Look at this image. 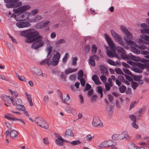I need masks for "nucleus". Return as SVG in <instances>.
<instances>
[{"label":"nucleus","instance_id":"4","mask_svg":"<svg viewBox=\"0 0 149 149\" xmlns=\"http://www.w3.org/2000/svg\"><path fill=\"white\" fill-rule=\"evenodd\" d=\"M29 6L26 5L22 6L17 9L14 8L13 11L15 13H20L15 16V20L17 21H20L24 20L27 19L28 18V13H21L29 9Z\"/></svg>","mask_w":149,"mask_h":149},{"label":"nucleus","instance_id":"51","mask_svg":"<svg viewBox=\"0 0 149 149\" xmlns=\"http://www.w3.org/2000/svg\"><path fill=\"white\" fill-rule=\"evenodd\" d=\"M80 103L81 104L84 103V98L81 94H80L79 96Z\"/></svg>","mask_w":149,"mask_h":149},{"label":"nucleus","instance_id":"31","mask_svg":"<svg viewBox=\"0 0 149 149\" xmlns=\"http://www.w3.org/2000/svg\"><path fill=\"white\" fill-rule=\"evenodd\" d=\"M16 76L21 81H23L25 82H26V81L25 77L24 76H20L19 74L17 73H16Z\"/></svg>","mask_w":149,"mask_h":149},{"label":"nucleus","instance_id":"60","mask_svg":"<svg viewBox=\"0 0 149 149\" xmlns=\"http://www.w3.org/2000/svg\"><path fill=\"white\" fill-rule=\"evenodd\" d=\"M123 70L125 73L127 74L132 75V73L131 72L127 69L126 68H124L123 69Z\"/></svg>","mask_w":149,"mask_h":149},{"label":"nucleus","instance_id":"22","mask_svg":"<svg viewBox=\"0 0 149 149\" xmlns=\"http://www.w3.org/2000/svg\"><path fill=\"white\" fill-rule=\"evenodd\" d=\"M140 41H143V40H146L147 41H149V36L146 35H141L140 36Z\"/></svg>","mask_w":149,"mask_h":149},{"label":"nucleus","instance_id":"54","mask_svg":"<svg viewBox=\"0 0 149 149\" xmlns=\"http://www.w3.org/2000/svg\"><path fill=\"white\" fill-rule=\"evenodd\" d=\"M80 81L81 85L83 86H85V79L83 78H81L80 79Z\"/></svg>","mask_w":149,"mask_h":149},{"label":"nucleus","instance_id":"53","mask_svg":"<svg viewBox=\"0 0 149 149\" xmlns=\"http://www.w3.org/2000/svg\"><path fill=\"white\" fill-rule=\"evenodd\" d=\"M112 107L110 106L108 104H107L106 107V109L108 111H111L112 110Z\"/></svg>","mask_w":149,"mask_h":149},{"label":"nucleus","instance_id":"2","mask_svg":"<svg viewBox=\"0 0 149 149\" xmlns=\"http://www.w3.org/2000/svg\"><path fill=\"white\" fill-rule=\"evenodd\" d=\"M120 29L122 32L127 36L126 38H124V41L127 45L132 47L131 50L132 51L137 54H139L140 50L134 47L136 46V42L132 40L133 38L132 34L124 26H121Z\"/></svg>","mask_w":149,"mask_h":149},{"label":"nucleus","instance_id":"13","mask_svg":"<svg viewBox=\"0 0 149 149\" xmlns=\"http://www.w3.org/2000/svg\"><path fill=\"white\" fill-rule=\"evenodd\" d=\"M99 69L101 74L105 76H107L108 74V72L106 67L102 65L99 66Z\"/></svg>","mask_w":149,"mask_h":149},{"label":"nucleus","instance_id":"37","mask_svg":"<svg viewBox=\"0 0 149 149\" xmlns=\"http://www.w3.org/2000/svg\"><path fill=\"white\" fill-rule=\"evenodd\" d=\"M105 86L106 90L109 91L110 89V87H112L113 86V85H111L109 84L106 83H105Z\"/></svg>","mask_w":149,"mask_h":149},{"label":"nucleus","instance_id":"15","mask_svg":"<svg viewBox=\"0 0 149 149\" xmlns=\"http://www.w3.org/2000/svg\"><path fill=\"white\" fill-rule=\"evenodd\" d=\"M8 3L6 4V6L8 8H16L19 6L21 5V3L20 2L17 3V4H13L12 2H6Z\"/></svg>","mask_w":149,"mask_h":149},{"label":"nucleus","instance_id":"59","mask_svg":"<svg viewBox=\"0 0 149 149\" xmlns=\"http://www.w3.org/2000/svg\"><path fill=\"white\" fill-rule=\"evenodd\" d=\"M49 21H47L45 23L43 24L42 25L39 27L40 28H42L43 27H46L47 25L49 23Z\"/></svg>","mask_w":149,"mask_h":149},{"label":"nucleus","instance_id":"27","mask_svg":"<svg viewBox=\"0 0 149 149\" xmlns=\"http://www.w3.org/2000/svg\"><path fill=\"white\" fill-rule=\"evenodd\" d=\"M10 136L11 138H13V137H15L17 136L18 133L16 131L14 130H12L10 132Z\"/></svg>","mask_w":149,"mask_h":149},{"label":"nucleus","instance_id":"34","mask_svg":"<svg viewBox=\"0 0 149 149\" xmlns=\"http://www.w3.org/2000/svg\"><path fill=\"white\" fill-rule=\"evenodd\" d=\"M17 109L20 111H23L25 109V108L23 105L18 104L17 107Z\"/></svg>","mask_w":149,"mask_h":149},{"label":"nucleus","instance_id":"44","mask_svg":"<svg viewBox=\"0 0 149 149\" xmlns=\"http://www.w3.org/2000/svg\"><path fill=\"white\" fill-rule=\"evenodd\" d=\"M105 76H106L105 75L103 74L100 76V78L101 79L104 83H106V81H107V78Z\"/></svg>","mask_w":149,"mask_h":149},{"label":"nucleus","instance_id":"10","mask_svg":"<svg viewBox=\"0 0 149 149\" xmlns=\"http://www.w3.org/2000/svg\"><path fill=\"white\" fill-rule=\"evenodd\" d=\"M142 29H140L141 32L142 34H147L149 35V26L146 24L143 23L141 24Z\"/></svg>","mask_w":149,"mask_h":149},{"label":"nucleus","instance_id":"3","mask_svg":"<svg viewBox=\"0 0 149 149\" xmlns=\"http://www.w3.org/2000/svg\"><path fill=\"white\" fill-rule=\"evenodd\" d=\"M104 36L110 49V50H109V47L106 45H104V48L107 50L106 53L107 56L111 58L116 57L118 58L119 57L116 52L115 45L113 41L107 34H105Z\"/></svg>","mask_w":149,"mask_h":149},{"label":"nucleus","instance_id":"46","mask_svg":"<svg viewBox=\"0 0 149 149\" xmlns=\"http://www.w3.org/2000/svg\"><path fill=\"white\" fill-rule=\"evenodd\" d=\"M143 41H140V38L138 40V42L141 44H145L146 45H149V41H147L146 40H143Z\"/></svg>","mask_w":149,"mask_h":149},{"label":"nucleus","instance_id":"42","mask_svg":"<svg viewBox=\"0 0 149 149\" xmlns=\"http://www.w3.org/2000/svg\"><path fill=\"white\" fill-rule=\"evenodd\" d=\"M115 71L116 73L124 75V73L122 71L121 69L119 68H117L115 70Z\"/></svg>","mask_w":149,"mask_h":149},{"label":"nucleus","instance_id":"19","mask_svg":"<svg viewBox=\"0 0 149 149\" xmlns=\"http://www.w3.org/2000/svg\"><path fill=\"white\" fill-rule=\"evenodd\" d=\"M63 138L62 137L58 138L55 141L56 144L58 146H61L63 145Z\"/></svg>","mask_w":149,"mask_h":149},{"label":"nucleus","instance_id":"41","mask_svg":"<svg viewBox=\"0 0 149 149\" xmlns=\"http://www.w3.org/2000/svg\"><path fill=\"white\" fill-rule=\"evenodd\" d=\"M142 78V76L135 75L133 77V78L134 80L136 81H139Z\"/></svg>","mask_w":149,"mask_h":149},{"label":"nucleus","instance_id":"14","mask_svg":"<svg viewBox=\"0 0 149 149\" xmlns=\"http://www.w3.org/2000/svg\"><path fill=\"white\" fill-rule=\"evenodd\" d=\"M4 117L5 118H6L7 119L10 120H19L22 123L24 124H25V123L24 122V120H22V119H18L16 117H10L8 115H7V114H6L5 116Z\"/></svg>","mask_w":149,"mask_h":149},{"label":"nucleus","instance_id":"35","mask_svg":"<svg viewBox=\"0 0 149 149\" xmlns=\"http://www.w3.org/2000/svg\"><path fill=\"white\" fill-rule=\"evenodd\" d=\"M65 41L63 39H61L58 40L56 42H55L56 45H59L63 43H65Z\"/></svg>","mask_w":149,"mask_h":149},{"label":"nucleus","instance_id":"63","mask_svg":"<svg viewBox=\"0 0 149 149\" xmlns=\"http://www.w3.org/2000/svg\"><path fill=\"white\" fill-rule=\"evenodd\" d=\"M125 77L126 79L129 81H132V78L130 76L127 75L125 74Z\"/></svg>","mask_w":149,"mask_h":149},{"label":"nucleus","instance_id":"32","mask_svg":"<svg viewBox=\"0 0 149 149\" xmlns=\"http://www.w3.org/2000/svg\"><path fill=\"white\" fill-rule=\"evenodd\" d=\"M84 76L83 71L82 70H80L78 73L77 79L78 80L80 79L81 78H83Z\"/></svg>","mask_w":149,"mask_h":149},{"label":"nucleus","instance_id":"7","mask_svg":"<svg viewBox=\"0 0 149 149\" xmlns=\"http://www.w3.org/2000/svg\"><path fill=\"white\" fill-rule=\"evenodd\" d=\"M127 62L130 64L134 66L133 70L136 72H141L142 69L146 68L145 65L139 63H135L130 60L127 61Z\"/></svg>","mask_w":149,"mask_h":149},{"label":"nucleus","instance_id":"12","mask_svg":"<svg viewBox=\"0 0 149 149\" xmlns=\"http://www.w3.org/2000/svg\"><path fill=\"white\" fill-rule=\"evenodd\" d=\"M16 25L18 28H20L29 27L31 25L29 22H17Z\"/></svg>","mask_w":149,"mask_h":149},{"label":"nucleus","instance_id":"64","mask_svg":"<svg viewBox=\"0 0 149 149\" xmlns=\"http://www.w3.org/2000/svg\"><path fill=\"white\" fill-rule=\"evenodd\" d=\"M44 141V143L45 145H48L49 144V142L47 138H44L43 139Z\"/></svg>","mask_w":149,"mask_h":149},{"label":"nucleus","instance_id":"20","mask_svg":"<svg viewBox=\"0 0 149 149\" xmlns=\"http://www.w3.org/2000/svg\"><path fill=\"white\" fill-rule=\"evenodd\" d=\"M116 41L118 42L121 45H122V46H124L125 49H128L129 47L128 46H125V44L124 42V41H123L122 39V37L121 36L120 38H119H119Z\"/></svg>","mask_w":149,"mask_h":149},{"label":"nucleus","instance_id":"1","mask_svg":"<svg viewBox=\"0 0 149 149\" xmlns=\"http://www.w3.org/2000/svg\"><path fill=\"white\" fill-rule=\"evenodd\" d=\"M21 35L26 38L25 42L28 43H31L34 42L32 45L31 47L36 49L43 46L45 42L43 40L42 36L38 35L39 33L34 29H28L22 31Z\"/></svg>","mask_w":149,"mask_h":149},{"label":"nucleus","instance_id":"58","mask_svg":"<svg viewBox=\"0 0 149 149\" xmlns=\"http://www.w3.org/2000/svg\"><path fill=\"white\" fill-rule=\"evenodd\" d=\"M93 60H99V57L96 55H93L92 56L90 57Z\"/></svg>","mask_w":149,"mask_h":149},{"label":"nucleus","instance_id":"16","mask_svg":"<svg viewBox=\"0 0 149 149\" xmlns=\"http://www.w3.org/2000/svg\"><path fill=\"white\" fill-rule=\"evenodd\" d=\"M92 79L93 81L95 82V84L97 85H100L101 83L99 80V78L96 75H94L92 77Z\"/></svg>","mask_w":149,"mask_h":149},{"label":"nucleus","instance_id":"55","mask_svg":"<svg viewBox=\"0 0 149 149\" xmlns=\"http://www.w3.org/2000/svg\"><path fill=\"white\" fill-rule=\"evenodd\" d=\"M129 117L132 120L133 122L136 121V117L135 116L132 115H130L129 116Z\"/></svg>","mask_w":149,"mask_h":149},{"label":"nucleus","instance_id":"18","mask_svg":"<svg viewBox=\"0 0 149 149\" xmlns=\"http://www.w3.org/2000/svg\"><path fill=\"white\" fill-rule=\"evenodd\" d=\"M1 98L7 103H11V102H12L11 98H10L9 96H7L6 95L2 96Z\"/></svg>","mask_w":149,"mask_h":149},{"label":"nucleus","instance_id":"38","mask_svg":"<svg viewBox=\"0 0 149 149\" xmlns=\"http://www.w3.org/2000/svg\"><path fill=\"white\" fill-rule=\"evenodd\" d=\"M123 134L124 139H128L130 138L128 133L126 131L123 132Z\"/></svg>","mask_w":149,"mask_h":149},{"label":"nucleus","instance_id":"33","mask_svg":"<svg viewBox=\"0 0 149 149\" xmlns=\"http://www.w3.org/2000/svg\"><path fill=\"white\" fill-rule=\"evenodd\" d=\"M126 87L124 85L122 86L119 88V91L121 93H124L126 91Z\"/></svg>","mask_w":149,"mask_h":149},{"label":"nucleus","instance_id":"24","mask_svg":"<svg viewBox=\"0 0 149 149\" xmlns=\"http://www.w3.org/2000/svg\"><path fill=\"white\" fill-rule=\"evenodd\" d=\"M60 92L61 93L60 98L62 100V102L63 103H65V101H68L69 100L70 97L68 94H67L66 97L64 99H63L62 94L61 92Z\"/></svg>","mask_w":149,"mask_h":149},{"label":"nucleus","instance_id":"26","mask_svg":"<svg viewBox=\"0 0 149 149\" xmlns=\"http://www.w3.org/2000/svg\"><path fill=\"white\" fill-rule=\"evenodd\" d=\"M19 0H4L5 2H12L13 4H17V3L20 2L21 5L19 6L22 5V3L20 1H18Z\"/></svg>","mask_w":149,"mask_h":149},{"label":"nucleus","instance_id":"40","mask_svg":"<svg viewBox=\"0 0 149 149\" xmlns=\"http://www.w3.org/2000/svg\"><path fill=\"white\" fill-rule=\"evenodd\" d=\"M81 143V142L79 140L72 141L70 142V144L72 145L75 146Z\"/></svg>","mask_w":149,"mask_h":149},{"label":"nucleus","instance_id":"52","mask_svg":"<svg viewBox=\"0 0 149 149\" xmlns=\"http://www.w3.org/2000/svg\"><path fill=\"white\" fill-rule=\"evenodd\" d=\"M68 53H66L65 54L64 56L62 59L63 62H65L67 61V58L68 57Z\"/></svg>","mask_w":149,"mask_h":149},{"label":"nucleus","instance_id":"61","mask_svg":"<svg viewBox=\"0 0 149 149\" xmlns=\"http://www.w3.org/2000/svg\"><path fill=\"white\" fill-rule=\"evenodd\" d=\"M71 113H72L73 115H76L77 113V111L75 109L72 108V109Z\"/></svg>","mask_w":149,"mask_h":149},{"label":"nucleus","instance_id":"50","mask_svg":"<svg viewBox=\"0 0 149 149\" xmlns=\"http://www.w3.org/2000/svg\"><path fill=\"white\" fill-rule=\"evenodd\" d=\"M136 104V102L135 101L132 102L130 104L129 109L130 110L133 108Z\"/></svg>","mask_w":149,"mask_h":149},{"label":"nucleus","instance_id":"47","mask_svg":"<svg viewBox=\"0 0 149 149\" xmlns=\"http://www.w3.org/2000/svg\"><path fill=\"white\" fill-rule=\"evenodd\" d=\"M132 86L134 89H135L138 86V84L135 82L133 81L132 83Z\"/></svg>","mask_w":149,"mask_h":149},{"label":"nucleus","instance_id":"36","mask_svg":"<svg viewBox=\"0 0 149 149\" xmlns=\"http://www.w3.org/2000/svg\"><path fill=\"white\" fill-rule=\"evenodd\" d=\"M89 64L91 65L92 66H95V61L93 59L90 57L89 60Z\"/></svg>","mask_w":149,"mask_h":149},{"label":"nucleus","instance_id":"6","mask_svg":"<svg viewBox=\"0 0 149 149\" xmlns=\"http://www.w3.org/2000/svg\"><path fill=\"white\" fill-rule=\"evenodd\" d=\"M117 52L119 55H120L123 58L127 59L128 61L131 59L135 61H139L140 60L139 57H136L132 55L131 53H130L128 55L125 54V50L120 47H118L117 48Z\"/></svg>","mask_w":149,"mask_h":149},{"label":"nucleus","instance_id":"30","mask_svg":"<svg viewBox=\"0 0 149 149\" xmlns=\"http://www.w3.org/2000/svg\"><path fill=\"white\" fill-rule=\"evenodd\" d=\"M52 47L51 45H49L46 48V51L47 52V57H48L52 51Z\"/></svg>","mask_w":149,"mask_h":149},{"label":"nucleus","instance_id":"43","mask_svg":"<svg viewBox=\"0 0 149 149\" xmlns=\"http://www.w3.org/2000/svg\"><path fill=\"white\" fill-rule=\"evenodd\" d=\"M97 48L95 45H93L92 46V51L93 54H94L96 52Z\"/></svg>","mask_w":149,"mask_h":149},{"label":"nucleus","instance_id":"23","mask_svg":"<svg viewBox=\"0 0 149 149\" xmlns=\"http://www.w3.org/2000/svg\"><path fill=\"white\" fill-rule=\"evenodd\" d=\"M64 135V136L68 135L71 136H74V134L71 129H68L65 130Z\"/></svg>","mask_w":149,"mask_h":149},{"label":"nucleus","instance_id":"17","mask_svg":"<svg viewBox=\"0 0 149 149\" xmlns=\"http://www.w3.org/2000/svg\"><path fill=\"white\" fill-rule=\"evenodd\" d=\"M111 32L112 36L114 38V39L116 40H117L119 38H119L121 37V36H120L117 33H116L113 30H111Z\"/></svg>","mask_w":149,"mask_h":149},{"label":"nucleus","instance_id":"28","mask_svg":"<svg viewBox=\"0 0 149 149\" xmlns=\"http://www.w3.org/2000/svg\"><path fill=\"white\" fill-rule=\"evenodd\" d=\"M77 70V69H73L71 68H69L65 71V74L67 75L69 73L76 72Z\"/></svg>","mask_w":149,"mask_h":149},{"label":"nucleus","instance_id":"29","mask_svg":"<svg viewBox=\"0 0 149 149\" xmlns=\"http://www.w3.org/2000/svg\"><path fill=\"white\" fill-rule=\"evenodd\" d=\"M129 149H139L140 148L137 147L133 143L129 144L128 146Z\"/></svg>","mask_w":149,"mask_h":149},{"label":"nucleus","instance_id":"62","mask_svg":"<svg viewBox=\"0 0 149 149\" xmlns=\"http://www.w3.org/2000/svg\"><path fill=\"white\" fill-rule=\"evenodd\" d=\"M119 140H121L124 139L123 132L120 134H118Z\"/></svg>","mask_w":149,"mask_h":149},{"label":"nucleus","instance_id":"11","mask_svg":"<svg viewBox=\"0 0 149 149\" xmlns=\"http://www.w3.org/2000/svg\"><path fill=\"white\" fill-rule=\"evenodd\" d=\"M113 142L111 140L104 141L102 142L100 145V147L104 148L113 146Z\"/></svg>","mask_w":149,"mask_h":149},{"label":"nucleus","instance_id":"45","mask_svg":"<svg viewBox=\"0 0 149 149\" xmlns=\"http://www.w3.org/2000/svg\"><path fill=\"white\" fill-rule=\"evenodd\" d=\"M107 61L108 63H109V64H110L111 65H114V66H116V63L114 61H112L111 60H110V59L107 60Z\"/></svg>","mask_w":149,"mask_h":149},{"label":"nucleus","instance_id":"39","mask_svg":"<svg viewBox=\"0 0 149 149\" xmlns=\"http://www.w3.org/2000/svg\"><path fill=\"white\" fill-rule=\"evenodd\" d=\"M97 92L100 94V97H102L103 96L102 88L100 86H98L97 88Z\"/></svg>","mask_w":149,"mask_h":149},{"label":"nucleus","instance_id":"5","mask_svg":"<svg viewBox=\"0 0 149 149\" xmlns=\"http://www.w3.org/2000/svg\"><path fill=\"white\" fill-rule=\"evenodd\" d=\"M60 58V54L59 52H57L54 54L51 59L49 58L44 60L41 62L40 64V65H44L47 64V65L50 64L55 66L57 65L59 61V60Z\"/></svg>","mask_w":149,"mask_h":149},{"label":"nucleus","instance_id":"25","mask_svg":"<svg viewBox=\"0 0 149 149\" xmlns=\"http://www.w3.org/2000/svg\"><path fill=\"white\" fill-rule=\"evenodd\" d=\"M36 74L39 75L41 76L42 77H46L47 75L45 74H43L42 71L40 69L38 68L36 69Z\"/></svg>","mask_w":149,"mask_h":149},{"label":"nucleus","instance_id":"9","mask_svg":"<svg viewBox=\"0 0 149 149\" xmlns=\"http://www.w3.org/2000/svg\"><path fill=\"white\" fill-rule=\"evenodd\" d=\"M92 125L95 127H102L103 123L100 120V118L97 116H94L92 122Z\"/></svg>","mask_w":149,"mask_h":149},{"label":"nucleus","instance_id":"56","mask_svg":"<svg viewBox=\"0 0 149 149\" xmlns=\"http://www.w3.org/2000/svg\"><path fill=\"white\" fill-rule=\"evenodd\" d=\"M11 103H12L14 105H16L17 104V103L16 102V100L13 97H11Z\"/></svg>","mask_w":149,"mask_h":149},{"label":"nucleus","instance_id":"57","mask_svg":"<svg viewBox=\"0 0 149 149\" xmlns=\"http://www.w3.org/2000/svg\"><path fill=\"white\" fill-rule=\"evenodd\" d=\"M118 79L121 82H123L125 80L123 76L119 75L118 77Z\"/></svg>","mask_w":149,"mask_h":149},{"label":"nucleus","instance_id":"21","mask_svg":"<svg viewBox=\"0 0 149 149\" xmlns=\"http://www.w3.org/2000/svg\"><path fill=\"white\" fill-rule=\"evenodd\" d=\"M42 18V17L40 15H36L32 18L31 21L33 22H38Z\"/></svg>","mask_w":149,"mask_h":149},{"label":"nucleus","instance_id":"8","mask_svg":"<svg viewBox=\"0 0 149 149\" xmlns=\"http://www.w3.org/2000/svg\"><path fill=\"white\" fill-rule=\"evenodd\" d=\"M35 121L39 126L41 127L46 129L48 128V124L43 118L40 117L36 118Z\"/></svg>","mask_w":149,"mask_h":149},{"label":"nucleus","instance_id":"49","mask_svg":"<svg viewBox=\"0 0 149 149\" xmlns=\"http://www.w3.org/2000/svg\"><path fill=\"white\" fill-rule=\"evenodd\" d=\"M90 47L88 45H86L84 47V50L87 53H89L90 51Z\"/></svg>","mask_w":149,"mask_h":149},{"label":"nucleus","instance_id":"48","mask_svg":"<svg viewBox=\"0 0 149 149\" xmlns=\"http://www.w3.org/2000/svg\"><path fill=\"white\" fill-rule=\"evenodd\" d=\"M112 138L113 140H119L118 134L113 135L112 136Z\"/></svg>","mask_w":149,"mask_h":149}]
</instances>
